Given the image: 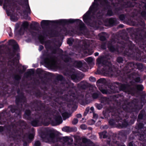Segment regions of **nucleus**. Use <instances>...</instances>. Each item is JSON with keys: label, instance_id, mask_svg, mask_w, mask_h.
<instances>
[{"label": "nucleus", "instance_id": "nucleus-49", "mask_svg": "<svg viewBox=\"0 0 146 146\" xmlns=\"http://www.w3.org/2000/svg\"><path fill=\"white\" fill-rule=\"evenodd\" d=\"M94 54L95 56H98L99 53L98 52H96L94 53Z\"/></svg>", "mask_w": 146, "mask_h": 146}, {"label": "nucleus", "instance_id": "nucleus-42", "mask_svg": "<svg viewBox=\"0 0 146 146\" xmlns=\"http://www.w3.org/2000/svg\"><path fill=\"white\" fill-rule=\"evenodd\" d=\"M87 139L86 138H84L82 139V141L84 143H86L87 141Z\"/></svg>", "mask_w": 146, "mask_h": 146}, {"label": "nucleus", "instance_id": "nucleus-43", "mask_svg": "<svg viewBox=\"0 0 146 146\" xmlns=\"http://www.w3.org/2000/svg\"><path fill=\"white\" fill-rule=\"evenodd\" d=\"M100 39L102 40H104L105 39V37L103 36H102L100 37Z\"/></svg>", "mask_w": 146, "mask_h": 146}, {"label": "nucleus", "instance_id": "nucleus-24", "mask_svg": "<svg viewBox=\"0 0 146 146\" xmlns=\"http://www.w3.org/2000/svg\"><path fill=\"white\" fill-rule=\"evenodd\" d=\"M90 80L92 82H94L96 81L95 78L93 77H90L89 78Z\"/></svg>", "mask_w": 146, "mask_h": 146}, {"label": "nucleus", "instance_id": "nucleus-10", "mask_svg": "<svg viewBox=\"0 0 146 146\" xmlns=\"http://www.w3.org/2000/svg\"><path fill=\"white\" fill-rule=\"evenodd\" d=\"M56 120L58 123V125L62 123V118L60 116L57 117L56 119Z\"/></svg>", "mask_w": 146, "mask_h": 146}, {"label": "nucleus", "instance_id": "nucleus-12", "mask_svg": "<svg viewBox=\"0 0 146 146\" xmlns=\"http://www.w3.org/2000/svg\"><path fill=\"white\" fill-rule=\"evenodd\" d=\"M62 114L64 120H65L66 118H68L70 116L66 112L63 113Z\"/></svg>", "mask_w": 146, "mask_h": 146}, {"label": "nucleus", "instance_id": "nucleus-2", "mask_svg": "<svg viewBox=\"0 0 146 146\" xmlns=\"http://www.w3.org/2000/svg\"><path fill=\"white\" fill-rule=\"evenodd\" d=\"M58 21L60 24H65L68 23H72L76 22L78 24L80 25L82 28H84V24L83 23V22L79 19H70L68 20L62 19L59 20Z\"/></svg>", "mask_w": 146, "mask_h": 146}, {"label": "nucleus", "instance_id": "nucleus-23", "mask_svg": "<svg viewBox=\"0 0 146 146\" xmlns=\"http://www.w3.org/2000/svg\"><path fill=\"white\" fill-rule=\"evenodd\" d=\"M78 120L77 119L75 118L72 121V123L73 124H76L78 122Z\"/></svg>", "mask_w": 146, "mask_h": 146}, {"label": "nucleus", "instance_id": "nucleus-40", "mask_svg": "<svg viewBox=\"0 0 146 146\" xmlns=\"http://www.w3.org/2000/svg\"><path fill=\"white\" fill-rule=\"evenodd\" d=\"M30 9L29 6H27V13H30Z\"/></svg>", "mask_w": 146, "mask_h": 146}, {"label": "nucleus", "instance_id": "nucleus-9", "mask_svg": "<svg viewBox=\"0 0 146 146\" xmlns=\"http://www.w3.org/2000/svg\"><path fill=\"white\" fill-rule=\"evenodd\" d=\"M49 21L46 20H43L41 23V25L42 27L48 25Z\"/></svg>", "mask_w": 146, "mask_h": 146}, {"label": "nucleus", "instance_id": "nucleus-52", "mask_svg": "<svg viewBox=\"0 0 146 146\" xmlns=\"http://www.w3.org/2000/svg\"><path fill=\"white\" fill-rule=\"evenodd\" d=\"M62 78V76H60Z\"/></svg>", "mask_w": 146, "mask_h": 146}, {"label": "nucleus", "instance_id": "nucleus-1", "mask_svg": "<svg viewBox=\"0 0 146 146\" xmlns=\"http://www.w3.org/2000/svg\"><path fill=\"white\" fill-rule=\"evenodd\" d=\"M42 137L43 141L50 143H54L59 140L58 137L53 133L44 135Z\"/></svg>", "mask_w": 146, "mask_h": 146}, {"label": "nucleus", "instance_id": "nucleus-11", "mask_svg": "<svg viewBox=\"0 0 146 146\" xmlns=\"http://www.w3.org/2000/svg\"><path fill=\"white\" fill-rule=\"evenodd\" d=\"M106 131H104L103 132L99 133L100 137L101 138H105L106 137Z\"/></svg>", "mask_w": 146, "mask_h": 146}, {"label": "nucleus", "instance_id": "nucleus-29", "mask_svg": "<svg viewBox=\"0 0 146 146\" xmlns=\"http://www.w3.org/2000/svg\"><path fill=\"white\" fill-rule=\"evenodd\" d=\"M138 68L139 69H141L143 68V65L141 64H137Z\"/></svg>", "mask_w": 146, "mask_h": 146}, {"label": "nucleus", "instance_id": "nucleus-14", "mask_svg": "<svg viewBox=\"0 0 146 146\" xmlns=\"http://www.w3.org/2000/svg\"><path fill=\"white\" fill-rule=\"evenodd\" d=\"M99 89L101 92L104 94H108L109 93V92L106 90L102 89L100 88H99Z\"/></svg>", "mask_w": 146, "mask_h": 146}, {"label": "nucleus", "instance_id": "nucleus-20", "mask_svg": "<svg viewBox=\"0 0 146 146\" xmlns=\"http://www.w3.org/2000/svg\"><path fill=\"white\" fill-rule=\"evenodd\" d=\"M103 58L102 57L99 58L97 59V63L100 64L102 62V60Z\"/></svg>", "mask_w": 146, "mask_h": 146}, {"label": "nucleus", "instance_id": "nucleus-18", "mask_svg": "<svg viewBox=\"0 0 146 146\" xmlns=\"http://www.w3.org/2000/svg\"><path fill=\"white\" fill-rule=\"evenodd\" d=\"M108 48L111 51H114L115 50V49L114 47L110 45H109L108 46Z\"/></svg>", "mask_w": 146, "mask_h": 146}, {"label": "nucleus", "instance_id": "nucleus-26", "mask_svg": "<svg viewBox=\"0 0 146 146\" xmlns=\"http://www.w3.org/2000/svg\"><path fill=\"white\" fill-rule=\"evenodd\" d=\"M40 143L39 141H36L35 143L34 146H40Z\"/></svg>", "mask_w": 146, "mask_h": 146}, {"label": "nucleus", "instance_id": "nucleus-35", "mask_svg": "<svg viewBox=\"0 0 146 146\" xmlns=\"http://www.w3.org/2000/svg\"><path fill=\"white\" fill-rule=\"evenodd\" d=\"M93 116L94 118L95 119H97L98 117V115L94 113H93Z\"/></svg>", "mask_w": 146, "mask_h": 146}, {"label": "nucleus", "instance_id": "nucleus-25", "mask_svg": "<svg viewBox=\"0 0 146 146\" xmlns=\"http://www.w3.org/2000/svg\"><path fill=\"white\" fill-rule=\"evenodd\" d=\"M34 135L33 133L30 134L28 136V138L30 139H33L34 137Z\"/></svg>", "mask_w": 146, "mask_h": 146}, {"label": "nucleus", "instance_id": "nucleus-7", "mask_svg": "<svg viewBox=\"0 0 146 146\" xmlns=\"http://www.w3.org/2000/svg\"><path fill=\"white\" fill-rule=\"evenodd\" d=\"M9 44L13 46L14 49L16 50L18 49V46L17 42L13 40H11L9 41Z\"/></svg>", "mask_w": 146, "mask_h": 146}, {"label": "nucleus", "instance_id": "nucleus-22", "mask_svg": "<svg viewBox=\"0 0 146 146\" xmlns=\"http://www.w3.org/2000/svg\"><path fill=\"white\" fill-rule=\"evenodd\" d=\"M96 108L98 110H100L102 108V105L100 104H96Z\"/></svg>", "mask_w": 146, "mask_h": 146}, {"label": "nucleus", "instance_id": "nucleus-46", "mask_svg": "<svg viewBox=\"0 0 146 146\" xmlns=\"http://www.w3.org/2000/svg\"><path fill=\"white\" fill-rule=\"evenodd\" d=\"M43 48V47L42 46H39V50H42V49Z\"/></svg>", "mask_w": 146, "mask_h": 146}, {"label": "nucleus", "instance_id": "nucleus-41", "mask_svg": "<svg viewBox=\"0 0 146 146\" xmlns=\"http://www.w3.org/2000/svg\"><path fill=\"white\" fill-rule=\"evenodd\" d=\"M76 117L78 118H80L81 117L82 115L80 114H78L76 115Z\"/></svg>", "mask_w": 146, "mask_h": 146}, {"label": "nucleus", "instance_id": "nucleus-38", "mask_svg": "<svg viewBox=\"0 0 146 146\" xmlns=\"http://www.w3.org/2000/svg\"><path fill=\"white\" fill-rule=\"evenodd\" d=\"M5 130V128H3V127L0 126V132H1Z\"/></svg>", "mask_w": 146, "mask_h": 146}, {"label": "nucleus", "instance_id": "nucleus-44", "mask_svg": "<svg viewBox=\"0 0 146 146\" xmlns=\"http://www.w3.org/2000/svg\"><path fill=\"white\" fill-rule=\"evenodd\" d=\"M89 110V108H87L86 109V111L84 113V114H85V115H86V113H87L88 112Z\"/></svg>", "mask_w": 146, "mask_h": 146}, {"label": "nucleus", "instance_id": "nucleus-5", "mask_svg": "<svg viewBox=\"0 0 146 146\" xmlns=\"http://www.w3.org/2000/svg\"><path fill=\"white\" fill-rule=\"evenodd\" d=\"M45 62L50 66H53L55 64V61L53 58H46L44 60Z\"/></svg>", "mask_w": 146, "mask_h": 146}, {"label": "nucleus", "instance_id": "nucleus-45", "mask_svg": "<svg viewBox=\"0 0 146 146\" xmlns=\"http://www.w3.org/2000/svg\"><path fill=\"white\" fill-rule=\"evenodd\" d=\"M125 124H125V123L123 124L122 126L121 127H125L126 126L127 124V123H125Z\"/></svg>", "mask_w": 146, "mask_h": 146}, {"label": "nucleus", "instance_id": "nucleus-15", "mask_svg": "<svg viewBox=\"0 0 146 146\" xmlns=\"http://www.w3.org/2000/svg\"><path fill=\"white\" fill-rule=\"evenodd\" d=\"M137 89L139 90H142L143 89V87L142 85H139L137 86Z\"/></svg>", "mask_w": 146, "mask_h": 146}, {"label": "nucleus", "instance_id": "nucleus-37", "mask_svg": "<svg viewBox=\"0 0 146 146\" xmlns=\"http://www.w3.org/2000/svg\"><path fill=\"white\" fill-rule=\"evenodd\" d=\"M135 81L137 82H139L140 81V78H137L135 79Z\"/></svg>", "mask_w": 146, "mask_h": 146}, {"label": "nucleus", "instance_id": "nucleus-47", "mask_svg": "<svg viewBox=\"0 0 146 146\" xmlns=\"http://www.w3.org/2000/svg\"><path fill=\"white\" fill-rule=\"evenodd\" d=\"M90 110L92 111V112H93L94 110V108L93 107H91L90 108Z\"/></svg>", "mask_w": 146, "mask_h": 146}, {"label": "nucleus", "instance_id": "nucleus-31", "mask_svg": "<svg viewBox=\"0 0 146 146\" xmlns=\"http://www.w3.org/2000/svg\"><path fill=\"white\" fill-rule=\"evenodd\" d=\"M28 74L29 75L33 74L34 73V70L33 69H30L29 71L28 72Z\"/></svg>", "mask_w": 146, "mask_h": 146}, {"label": "nucleus", "instance_id": "nucleus-19", "mask_svg": "<svg viewBox=\"0 0 146 146\" xmlns=\"http://www.w3.org/2000/svg\"><path fill=\"white\" fill-rule=\"evenodd\" d=\"M28 25V23L26 22H23L22 24V26L25 28L27 27Z\"/></svg>", "mask_w": 146, "mask_h": 146}, {"label": "nucleus", "instance_id": "nucleus-51", "mask_svg": "<svg viewBox=\"0 0 146 146\" xmlns=\"http://www.w3.org/2000/svg\"><path fill=\"white\" fill-rule=\"evenodd\" d=\"M121 146H125L124 145H122Z\"/></svg>", "mask_w": 146, "mask_h": 146}, {"label": "nucleus", "instance_id": "nucleus-30", "mask_svg": "<svg viewBox=\"0 0 146 146\" xmlns=\"http://www.w3.org/2000/svg\"><path fill=\"white\" fill-rule=\"evenodd\" d=\"M80 127L81 128V129H85L87 128L86 126L84 124H82L80 126Z\"/></svg>", "mask_w": 146, "mask_h": 146}, {"label": "nucleus", "instance_id": "nucleus-6", "mask_svg": "<svg viewBox=\"0 0 146 146\" xmlns=\"http://www.w3.org/2000/svg\"><path fill=\"white\" fill-rule=\"evenodd\" d=\"M93 6L94 5H93L90 7L89 10L83 16V19L84 22H86V21L88 18L90 14L92 11Z\"/></svg>", "mask_w": 146, "mask_h": 146}, {"label": "nucleus", "instance_id": "nucleus-16", "mask_svg": "<svg viewBox=\"0 0 146 146\" xmlns=\"http://www.w3.org/2000/svg\"><path fill=\"white\" fill-rule=\"evenodd\" d=\"M69 128H70L69 127L66 126V127H64L62 129V130L63 131H64L68 132L69 131Z\"/></svg>", "mask_w": 146, "mask_h": 146}, {"label": "nucleus", "instance_id": "nucleus-34", "mask_svg": "<svg viewBox=\"0 0 146 146\" xmlns=\"http://www.w3.org/2000/svg\"><path fill=\"white\" fill-rule=\"evenodd\" d=\"M93 97L94 98H96L98 97V95L97 93H94L93 95Z\"/></svg>", "mask_w": 146, "mask_h": 146}, {"label": "nucleus", "instance_id": "nucleus-13", "mask_svg": "<svg viewBox=\"0 0 146 146\" xmlns=\"http://www.w3.org/2000/svg\"><path fill=\"white\" fill-rule=\"evenodd\" d=\"M85 60L87 62L90 63L93 60V58L91 57H89L85 59Z\"/></svg>", "mask_w": 146, "mask_h": 146}, {"label": "nucleus", "instance_id": "nucleus-48", "mask_svg": "<svg viewBox=\"0 0 146 146\" xmlns=\"http://www.w3.org/2000/svg\"><path fill=\"white\" fill-rule=\"evenodd\" d=\"M133 143L132 142H130L129 143V146H133Z\"/></svg>", "mask_w": 146, "mask_h": 146}, {"label": "nucleus", "instance_id": "nucleus-17", "mask_svg": "<svg viewBox=\"0 0 146 146\" xmlns=\"http://www.w3.org/2000/svg\"><path fill=\"white\" fill-rule=\"evenodd\" d=\"M32 125L34 126H37L38 124V122L36 121H33L32 122Z\"/></svg>", "mask_w": 146, "mask_h": 146}, {"label": "nucleus", "instance_id": "nucleus-4", "mask_svg": "<svg viewBox=\"0 0 146 146\" xmlns=\"http://www.w3.org/2000/svg\"><path fill=\"white\" fill-rule=\"evenodd\" d=\"M66 59L64 60L65 62H72L70 64H73V66H74L78 68H80L82 66V64L81 62L80 61H74L72 60V59L70 58L66 57Z\"/></svg>", "mask_w": 146, "mask_h": 146}, {"label": "nucleus", "instance_id": "nucleus-36", "mask_svg": "<svg viewBox=\"0 0 146 146\" xmlns=\"http://www.w3.org/2000/svg\"><path fill=\"white\" fill-rule=\"evenodd\" d=\"M107 14L111 16L112 15V12L111 11H108Z\"/></svg>", "mask_w": 146, "mask_h": 146}, {"label": "nucleus", "instance_id": "nucleus-28", "mask_svg": "<svg viewBox=\"0 0 146 146\" xmlns=\"http://www.w3.org/2000/svg\"><path fill=\"white\" fill-rule=\"evenodd\" d=\"M123 60L122 58L121 57H119L117 58V61L118 62L121 63V62Z\"/></svg>", "mask_w": 146, "mask_h": 146}, {"label": "nucleus", "instance_id": "nucleus-50", "mask_svg": "<svg viewBox=\"0 0 146 146\" xmlns=\"http://www.w3.org/2000/svg\"><path fill=\"white\" fill-rule=\"evenodd\" d=\"M3 107V105L2 104H0V108H2Z\"/></svg>", "mask_w": 146, "mask_h": 146}, {"label": "nucleus", "instance_id": "nucleus-3", "mask_svg": "<svg viewBox=\"0 0 146 146\" xmlns=\"http://www.w3.org/2000/svg\"><path fill=\"white\" fill-rule=\"evenodd\" d=\"M107 65L108 64V65H106L104 68L103 72L104 73L105 75L110 76L112 74V71L111 70L112 65L111 64L110 62L107 63Z\"/></svg>", "mask_w": 146, "mask_h": 146}, {"label": "nucleus", "instance_id": "nucleus-8", "mask_svg": "<svg viewBox=\"0 0 146 146\" xmlns=\"http://www.w3.org/2000/svg\"><path fill=\"white\" fill-rule=\"evenodd\" d=\"M108 143L111 146H119L118 143H116V141L115 140H114V141H113L108 142Z\"/></svg>", "mask_w": 146, "mask_h": 146}, {"label": "nucleus", "instance_id": "nucleus-39", "mask_svg": "<svg viewBox=\"0 0 146 146\" xmlns=\"http://www.w3.org/2000/svg\"><path fill=\"white\" fill-rule=\"evenodd\" d=\"M143 117V115L141 114H139L138 116V119H141Z\"/></svg>", "mask_w": 146, "mask_h": 146}, {"label": "nucleus", "instance_id": "nucleus-32", "mask_svg": "<svg viewBox=\"0 0 146 146\" xmlns=\"http://www.w3.org/2000/svg\"><path fill=\"white\" fill-rule=\"evenodd\" d=\"M103 79H100L97 81V84H98L102 83L103 82Z\"/></svg>", "mask_w": 146, "mask_h": 146}, {"label": "nucleus", "instance_id": "nucleus-53", "mask_svg": "<svg viewBox=\"0 0 146 146\" xmlns=\"http://www.w3.org/2000/svg\"><path fill=\"white\" fill-rule=\"evenodd\" d=\"M120 16V17H121V16Z\"/></svg>", "mask_w": 146, "mask_h": 146}, {"label": "nucleus", "instance_id": "nucleus-33", "mask_svg": "<svg viewBox=\"0 0 146 146\" xmlns=\"http://www.w3.org/2000/svg\"><path fill=\"white\" fill-rule=\"evenodd\" d=\"M25 113L26 115L29 116L30 113V111L29 110H27L25 111Z\"/></svg>", "mask_w": 146, "mask_h": 146}, {"label": "nucleus", "instance_id": "nucleus-27", "mask_svg": "<svg viewBox=\"0 0 146 146\" xmlns=\"http://www.w3.org/2000/svg\"><path fill=\"white\" fill-rule=\"evenodd\" d=\"M72 79L74 81H76V76L75 74H73L71 76Z\"/></svg>", "mask_w": 146, "mask_h": 146}, {"label": "nucleus", "instance_id": "nucleus-21", "mask_svg": "<svg viewBox=\"0 0 146 146\" xmlns=\"http://www.w3.org/2000/svg\"><path fill=\"white\" fill-rule=\"evenodd\" d=\"M73 42V40L71 38L68 39L67 40V43L69 45H71Z\"/></svg>", "mask_w": 146, "mask_h": 146}]
</instances>
